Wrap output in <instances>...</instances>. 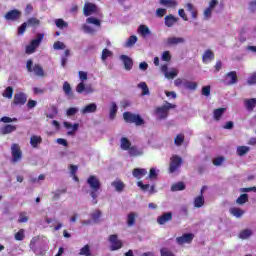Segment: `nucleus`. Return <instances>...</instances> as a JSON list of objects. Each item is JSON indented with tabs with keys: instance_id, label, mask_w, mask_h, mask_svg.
Segmentation results:
<instances>
[{
	"instance_id": "nucleus-46",
	"label": "nucleus",
	"mask_w": 256,
	"mask_h": 256,
	"mask_svg": "<svg viewBox=\"0 0 256 256\" xmlns=\"http://www.w3.org/2000/svg\"><path fill=\"white\" fill-rule=\"evenodd\" d=\"M184 87L185 89H189L190 91H195V89H197V82L184 80Z\"/></svg>"
},
{
	"instance_id": "nucleus-54",
	"label": "nucleus",
	"mask_w": 256,
	"mask_h": 256,
	"mask_svg": "<svg viewBox=\"0 0 256 256\" xmlns=\"http://www.w3.org/2000/svg\"><path fill=\"white\" fill-rule=\"evenodd\" d=\"M113 55V52H111L109 49L105 48L102 50V56L101 59L102 61L107 60L108 57H111Z\"/></svg>"
},
{
	"instance_id": "nucleus-63",
	"label": "nucleus",
	"mask_w": 256,
	"mask_h": 256,
	"mask_svg": "<svg viewBox=\"0 0 256 256\" xmlns=\"http://www.w3.org/2000/svg\"><path fill=\"white\" fill-rule=\"evenodd\" d=\"M76 91L77 93H84L85 92V83L84 82H80L77 86H76Z\"/></svg>"
},
{
	"instance_id": "nucleus-27",
	"label": "nucleus",
	"mask_w": 256,
	"mask_h": 256,
	"mask_svg": "<svg viewBox=\"0 0 256 256\" xmlns=\"http://www.w3.org/2000/svg\"><path fill=\"white\" fill-rule=\"evenodd\" d=\"M146 173H147V169L145 168H135L132 172V175L136 179H141V177H145Z\"/></svg>"
},
{
	"instance_id": "nucleus-39",
	"label": "nucleus",
	"mask_w": 256,
	"mask_h": 256,
	"mask_svg": "<svg viewBox=\"0 0 256 256\" xmlns=\"http://www.w3.org/2000/svg\"><path fill=\"white\" fill-rule=\"evenodd\" d=\"M138 32L142 37H146V35H151V30H149V27L146 25H140L138 28Z\"/></svg>"
},
{
	"instance_id": "nucleus-31",
	"label": "nucleus",
	"mask_w": 256,
	"mask_h": 256,
	"mask_svg": "<svg viewBox=\"0 0 256 256\" xmlns=\"http://www.w3.org/2000/svg\"><path fill=\"white\" fill-rule=\"evenodd\" d=\"M135 219H137V213L130 212L127 215V226L128 227H133V225H135Z\"/></svg>"
},
{
	"instance_id": "nucleus-36",
	"label": "nucleus",
	"mask_w": 256,
	"mask_h": 256,
	"mask_svg": "<svg viewBox=\"0 0 256 256\" xmlns=\"http://www.w3.org/2000/svg\"><path fill=\"white\" fill-rule=\"evenodd\" d=\"M160 5H164V7L175 8L178 3L177 0H160Z\"/></svg>"
},
{
	"instance_id": "nucleus-51",
	"label": "nucleus",
	"mask_w": 256,
	"mask_h": 256,
	"mask_svg": "<svg viewBox=\"0 0 256 256\" xmlns=\"http://www.w3.org/2000/svg\"><path fill=\"white\" fill-rule=\"evenodd\" d=\"M139 89H142V95H149V87L147 86V83L145 82H140L138 84Z\"/></svg>"
},
{
	"instance_id": "nucleus-58",
	"label": "nucleus",
	"mask_w": 256,
	"mask_h": 256,
	"mask_svg": "<svg viewBox=\"0 0 256 256\" xmlns=\"http://www.w3.org/2000/svg\"><path fill=\"white\" fill-rule=\"evenodd\" d=\"M53 49H55L56 51L65 49V44L63 42H61V41H56L53 44Z\"/></svg>"
},
{
	"instance_id": "nucleus-7",
	"label": "nucleus",
	"mask_w": 256,
	"mask_h": 256,
	"mask_svg": "<svg viewBox=\"0 0 256 256\" xmlns=\"http://www.w3.org/2000/svg\"><path fill=\"white\" fill-rule=\"evenodd\" d=\"M183 163V159L177 155H174L171 157V162L169 166L170 173H175V171L181 167V164Z\"/></svg>"
},
{
	"instance_id": "nucleus-13",
	"label": "nucleus",
	"mask_w": 256,
	"mask_h": 256,
	"mask_svg": "<svg viewBox=\"0 0 256 256\" xmlns=\"http://www.w3.org/2000/svg\"><path fill=\"white\" fill-rule=\"evenodd\" d=\"M25 103H27V94L19 92L14 95L13 105H25Z\"/></svg>"
},
{
	"instance_id": "nucleus-23",
	"label": "nucleus",
	"mask_w": 256,
	"mask_h": 256,
	"mask_svg": "<svg viewBox=\"0 0 256 256\" xmlns=\"http://www.w3.org/2000/svg\"><path fill=\"white\" fill-rule=\"evenodd\" d=\"M244 105L247 111H253V109L256 108V98H250V99L244 100Z\"/></svg>"
},
{
	"instance_id": "nucleus-59",
	"label": "nucleus",
	"mask_w": 256,
	"mask_h": 256,
	"mask_svg": "<svg viewBox=\"0 0 256 256\" xmlns=\"http://www.w3.org/2000/svg\"><path fill=\"white\" fill-rule=\"evenodd\" d=\"M27 22H24L21 24L20 27H18V35H24L25 31H27Z\"/></svg>"
},
{
	"instance_id": "nucleus-29",
	"label": "nucleus",
	"mask_w": 256,
	"mask_h": 256,
	"mask_svg": "<svg viewBox=\"0 0 256 256\" xmlns=\"http://www.w3.org/2000/svg\"><path fill=\"white\" fill-rule=\"evenodd\" d=\"M213 59H215V53H213L211 50H206L202 56L203 63L213 61Z\"/></svg>"
},
{
	"instance_id": "nucleus-49",
	"label": "nucleus",
	"mask_w": 256,
	"mask_h": 256,
	"mask_svg": "<svg viewBox=\"0 0 256 256\" xmlns=\"http://www.w3.org/2000/svg\"><path fill=\"white\" fill-rule=\"evenodd\" d=\"M63 193H67V189L57 190L56 192H52V201H57L63 195Z\"/></svg>"
},
{
	"instance_id": "nucleus-64",
	"label": "nucleus",
	"mask_w": 256,
	"mask_h": 256,
	"mask_svg": "<svg viewBox=\"0 0 256 256\" xmlns=\"http://www.w3.org/2000/svg\"><path fill=\"white\" fill-rule=\"evenodd\" d=\"M248 85H256V72L249 77Z\"/></svg>"
},
{
	"instance_id": "nucleus-57",
	"label": "nucleus",
	"mask_w": 256,
	"mask_h": 256,
	"mask_svg": "<svg viewBox=\"0 0 256 256\" xmlns=\"http://www.w3.org/2000/svg\"><path fill=\"white\" fill-rule=\"evenodd\" d=\"M224 161H225V158L223 156L214 158L213 165H215V167H219V166L223 165Z\"/></svg>"
},
{
	"instance_id": "nucleus-44",
	"label": "nucleus",
	"mask_w": 256,
	"mask_h": 256,
	"mask_svg": "<svg viewBox=\"0 0 256 256\" xmlns=\"http://www.w3.org/2000/svg\"><path fill=\"white\" fill-rule=\"evenodd\" d=\"M137 36L132 35L130 36L127 41L124 44V47H133V45H135V43H137Z\"/></svg>"
},
{
	"instance_id": "nucleus-11",
	"label": "nucleus",
	"mask_w": 256,
	"mask_h": 256,
	"mask_svg": "<svg viewBox=\"0 0 256 256\" xmlns=\"http://www.w3.org/2000/svg\"><path fill=\"white\" fill-rule=\"evenodd\" d=\"M4 18L6 21H19L21 19V11L17 9L10 10L5 14Z\"/></svg>"
},
{
	"instance_id": "nucleus-55",
	"label": "nucleus",
	"mask_w": 256,
	"mask_h": 256,
	"mask_svg": "<svg viewBox=\"0 0 256 256\" xmlns=\"http://www.w3.org/2000/svg\"><path fill=\"white\" fill-rule=\"evenodd\" d=\"M101 210H96L94 213H92V219L94 223H99V219H101Z\"/></svg>"
},
{
	"instance_id": "nucleus-48",
	"label": "nucleus",
	"mask_w": 256,
	"mask_h": 256,
	"mask_svg": "<svg viewBox=\"0 0 256 256\" xmlns=\"http://www.w3.org/2000/svg\"><path fill=\"white\" fill-rule=\"evenodd\" d=\"M184 141H185V135L183 134H178L174 139V143L175 145H177V147H181Z\"/></svg>"
},
{
	"instance_id": "nucleus-30",
	"label": "nucleus",
	"mask_w": 256,
	"mask_h": 256,
	"mask_svg": "<svg viewBox=\"0 0 256 256\" xmlns=\"http://www.w3.org/2000/svg\"><path fill=\"white\" fill-rule=\"evenodd\" d=\"M227 111V108H217L213 111L215 121H221V117Z\"/></svg>"
},
{
	"instance_id": "nucleus-9",
	"label": "nucleus",
	"mask_w": 256,
	"mask_h": 256,
	"mask_svg": "<svg viewBox=\"0 0 256 256\" xmlns=\"http://www.w3.org/2000/svg\"><path fill=\"white\" fill-rule=\"evenodd\" d=\"M224 81L226 85H235L238 83L239 78L237 77V72L236 71H230L225 74L224 76Z\"/></svg>"
},
{
	"instance_id": "nucleus-28",
	"label": "nucleus",
	"mask_w": 256,
	"mask_h": 256,
	"mask_svg": "<svg viewBox=\"0 0 256 256\" xmlns=\"http://www.w3.org/2000/svg\"><path fill=\"white\" fill-rule=\"evenodd\" d=\"M128 155H130V157H141V155H143V152L139 148H137V146H131L128 150Z\"/></svg>"
},
{
	"instance_id": "nucleus-42",
	"label": "nucleus",
	"mask_w": 256,
	"mask_h": 256,
	"mask_svg": "<svg viewBox=\"0 0 256 256\" xmlns=\"http://www.w3.org/2000/svg\"><path fill=\"white\" fill-rule=\"evenodd\" d=\"M171 191H185V183L177 182L171 186Z\"/></svg>"
},
{
	"instance_id": "nucleus-52",
	"label": "nucleus",
	"mask_w": 256,
	"mask_h": 256,
	"mask_svg": "<svg viewBox=\"0 0 256 256\" xmlns=\"http://www.w3.org/2000/svg\"><path fill=\"white\" fill-rule=\"evenodd\" d=\"M160 256H175V253L169 250V248L163 247L160 249Z\"/></svg>"
},
{
	"instance_id": "nucleus-25",
	"label": "nucleus",
	"mask_w": 256,
	"mask_h": 256,
	"mask_svg": "<svg viewBox=\"0 0 256 256\" xmlns=\"http://www.w3.org/2000/svg\"><path fill=\"white\" fill-rule=\"evenodd\" d=\"M205 205V197L203 195L196 196L194 198V207L196 209H201Z\"/></svg>"
},
{
	"instance_id": "nucleus-18",
	"label": "nucleus",
	"mask_w": 256,
	"mask_h": 256,
	"mask_svg": "<svg viewBox=\"0 0 256 256\" xmlns=\"http://www.w3.org/2000/svg\"><path fill=\"white\" fill-rule=\"evenodd\" d=\"M41 143H43V138H41V136L32 135L30 137V145L34 149H37L39 147V145H41Z\"/></svg>"
},
{
	"instance_id": "nucleus-19",
	"label": "nucleus",
	"mask_w": 256,
	"mask_h": 256,
	"mask_svg": "<svg viewBox=\"0 0 256 256\" xmlns=\"http://www.w3.org/2000/svg\"><path fill=\"white\" fill-rule=\"evenodd\" d=\"M177 21H179V18L173 16L172 14L167 15L164 18V23H165L166 27H173V25H175V23H177Z\"/></svg>"
},
{
	"instance_id": "nucleus-14",
	"label": "nucleus",
	"mask_w": 256,
	"mask_h": 256,
	"mask_svg": "<svg viewBox=\"0 0 256 256\" xmlns=\"http://www.w3.org/2000/svg\"><path fill=\"white\" fill-rule=\"evenodd\" d=\"M83 13L85 17H89V15H93V13H97V5L93 3H85Z\"/></svg>"
},
{
	"instance_id": "nucleus-41",
	"label": "nucleus",
	"mask_w": 256,
	"mask_h": 256,
	"mask_svg": "<svg viewBox=\"0 0 256 256\" xmlns=\"http://www.w3.org/2000/svg\"><path fill=\"white\" fill-rule=\"evenodd\" d=\"M117 103L112 102L111 103V108H110V113H109V118L110 119H115V117H117Z\"/></svg>"
},
{
	"instance_id": "nucleus-3",
	"label": "nucleus",
	"mask_w": 256,
	"mask_h": 256,
	"mask_svg": "<svg viewBox=\"0 0 256 256\" xmlns=\"http://www.w3.org/2000/svg\"><path fill=\"white\" fill-rule=\"evenodd\" d=\"M45 35L43 33H38L36 35V38L31 40L30 44L26 46L25 52L27 55H32V53H35L37 51V47L41 45V42L43 41V38Z\"/></svg>"
},
{
	"instance_id": "nucleus-12",
	"label": "nucleus",
	"mask_w": 256,
	"mask_h": 256,
	"mask_svg": "<svg viewBox=\"0 0 256 256\" xmlns=\"http://www.w3.org/2000/svg\"><path fill=\"white\" fill-rule=\"evenodd\" d=\"M169 221H173L172 212H166L157 217L158 225H165L166 223H169Z\"/></svg>"
},
{
	"instance_id": "nucleus-1",
	"label": "nucleus",
	"mask_w": 256,
	"mask_h": 256,
	"mask_svg": "<svg viewBox=\"0 0 256 256\" xmlns=\"http://www.w3.org/2000/svg\"><path fill=\"white\" fill-rule=\"evenodd\" d=\"M87 183H88L90 189L92 190L90 192V195H91L92 199H94L93 204L97 205V191H99L101 189V181H99V178H97V176L91 175L87 179Z\"/></svg>"
},
{
	"instance_id": "nucleus-21",
	"label": "nucleus",
	"mask_w": 256,
	"mask_h": 256,
	"mask_svg": "<svg viewBox=\"0 0 256 256\" xmlns=\"http://www.w3.org/2000/svg\"><path fill=\"white\" fill-rule=\"evenodd\" d=\"M180 43H185V38L181 37H169L166 41V44L168 46H173V45H179Z\"/></svg>"
},
{
	"instance_id": "nucleus-5",
	"label": "nucleus",
	"mask_w": 256,
	"mask_h": 256,
	"mask_svg": "<svg viewBox=\"0 0 256 256\" xmlns=\"http://www.w3.org/2000/svg\"><path fill=\"white\" fill-rule=\"evenodd\" d=\"M11 155H12V163H18L23 159V151H21V146L17 143H13L11 145Z\"/></svg>"
},
{
	"instance_id": "nucleus-33",
	"label": "nucleus",
	"mask_w": 256,
	"mask_h": 256,
	"mask_svg": "<svg viewBox=\"0 0 256 256\" xmlns=\"http://www.w3.org/2000/svg\"><path fill=\"white\" fill-rule=\"evenodd\" d=\"M26 23L28 27H39L41 25V20L36 17H31Z\"/></svg>"
},
{
	"instance_id": "nucleus-50",
	"label": "nucleus",
	"mask_w": 256,
	"mask_h": 256,
	"mask_svg": "<svg viewBox=\"0 0 256 256\" xmlns=\"http://www.w3.org/2000/svg\"><path fill=\"white\" fill-rule=\"evenodd\" d=\"M247 153H249V147L248 146H239L237 148V154L240 157H243V155H247Z\"/></svg>"
},
{
	"instance_id": "nucleus-61",
	"label": "nucleus",
	"mask_w": 256,
	"mask_h": 256,
	"mask_svg": "<svg viewBox=\"0 0 256 256\" xmlns=\"http://www.w3.org/2000/svg\"><path fill=\"white\" fill-rule=\"evenodd\" d=\"M161 59L162 61H166L167 63H169V61H171V52L164 51Z\"/></svg>"
},
{
	"instance_id": "nucleus-43",
	"label": "nucleus",
	"mask_w": 256,
	"mask_h": 256,
	"mask_svg": "<svg viewBox=\"0 0 256 256\" xmlns=\"http://www.w3.org/2000/svg\"><path fill=\"white\" fill-rule=\"evenodd\" d=\"M79 255L91 256V247L89 246V244H86L84 247L80 249Z\"/></svg>"
},
{
	"instance_id": "nucleus-56",
	"label": "nucleus",
	"mask_w": 256,
	"mask_h": 256,
	"mask_svg": "<svg viewBox=\"0 0 256 256\" xmlns=\"http://www.w3.org/2000/svg\"><path fill=\"white\" fill-rule=\"evenodd\" d=\"M0 121L2 123H17V118H11L9 116H3Z\"/></svg>"
},
{
	"instance_id": "nucleus-62",
	"label": "nucleus",
	"mask_w": 256,
	"mask_h": 256,
	"mask_svg": "<svg viewBox=\"0 0 256 256\" xmlns=\"http://www.w3.org/2000/svg\"><path fill=\"white\" fill-rule=\"evenodd\" d=\"M202 95H204V97H209V95H211V86L202 87Z\"/></svg>"
},
{
	"instance_id": "nucleus-6",
	"label": "nucleus",
	"mask_w": 256,
	"mask_h": 256,
	"mask_svg": "<svg viewBox=\"0 0 256 256\" xmlns=\"http://www.w3.org/2000/svg\"><path fill=\"white\" fill-rule=\"evenodd\" d=\"M109 242L111 243V251H118V249H121L123 247V242L119 240V237L116 234H112L109 236Z\"/></svg>"
},
{
	"instance_id": "nucleus-35",
	"label": "nucleus",
	"mask_w": 256,
	"mask_h": 256,
	"mask_svg": "<svg viewBox=\"0 0 256 256\" xmlns=\"http://www.w3.org/2000/svg\"><path fill=\"white\" fill-rule=\"evenodd\" d=\"M253 235V231L251 229H244L239 233V239H249Z\"/></svg>"
},
{
	"instance_id": "nucleus-4",
	"label": "nucleus",
	"mask_w": 256,
	"mask_h": 256,
	"mask_svg": "<svg viewBox=\"0 0 256 256\" xmlns=\"http://www.w3.org/2000/svg\"><path fill=\"white\" fill-rule=\"evenodd\" d=\"M170 109H175V104L166 102V105H163L162 107H157L155 109V113L156 115H158L159 119H167V117H169Z\"/></svg>"
},
{
	"instance_id": "nucleus-2",
	"label": "nucleus",
	"mask_w": 256,
	"mask_h": 256,
	"mask_svg": "<svg viewBox=\"0 0 256 256\" xmlns=\"http://www.w3.org/2000/svg\"><path fill=\"white\" fill-rule=\"evenodd\" d=\"M123 119L125 123H130L136 125V127H141L145 123V120L139 114H135L132 112H124Z\"/></svg>"
},
{
	"instance_id": "nucleus-32",
	"label": "nucleus",
	"mask_w": 256,
	"mask_h": 256,
	"mask_svg": "<svg viewBox=\"0 0 256 256\" xmlns=\"http://www.w3.org/2000/svg\"><path fill=\"white\" fill-rule=\"evenodd\" d=\"M63 91L67 97H73V88H71V84L69 82L63 83Z\"/></svg>"
},
{
	"instance_id": "nucleus-60",
	"label": "nucleus",
	"mask_w": 256,
	"mask_h": 256,
	"mask_svg": "<svg viewBox=\"0 0 256 256\" xmlns=\"http://www.w3.org/2000/svg\"><path fill=\"white\" fill-rule=\"evenodd\" d=\"M77 111H79V110L75 107L68 108L66 111V115L68 117H73V115H77Z\"/></svg>"
},
{
	"instance_id": "nucleus-34",
	"label": "nucleus",
	"mask_w": 256,
	"mask_h": 256,
	"mask_svg": "<svg viewBox=\"0 0 256 256\" xmlns=\"http://www.w3.org/2000/svg\"><path fill=\"white\" fill-rule=\"evenodd\" d=\"M112 187H115V190L118 191V193H121L123 189H125V183L121 180H117L111 183Z\"/></svg>"
},
{
	"instance_id": "nucleus-40",
	"label": "nucleus",
	"mask_w": 256,
	"mask_h": 256,
	"mask_svg": "<svg viewBox=\"0 0 256 256\" xmlns=\"http://www.w3.org/2000/svg\"><path fill=\"white\" fill-rule=\"evenodd\" d=\"M55 25L58 29H67L69 27V23L61 18L55 20Z\"/></svg>"
},
{
	"instance_id": "nucleus-8",
	"label": "nucleus",
	"mask_w": 256,
	"mask_h": 256,
	"mask_svg": "<svg viewBox=\"0 0 256 256\" xmlns=\"http://www.w3.org/2000/svg\"><path fill=\"white\" fill-rule=\"evenodd\" d=\"M193 239H195V235L193 233H185L176 238V243L178 245H185V243H193Z\"/></svg>"
},
{
	"instance_id": "nucleus-17",
	"label": "nucleus",
	"mask_w": 256,
	"mask_h": 256,
	"mask_svg": "<svg viewBox=\"0 0 256 256\" xmlns=\"http://www.w3.org/2000/svg\"><path fill=\"white\" fill-rule=\"evenodd\" d=\"M121 59L124 63V69L131 71L133 69V60L127 55H122Z\"/></svg>"
},
{
	"instance_id": "nucleus-15",
	"label": "nucleus",
	"mask_w": 256,
	"mask_h": 256,
	"mask_svg": "<svg viewBox=\"0 0 256 256\" xmlns=\"http://www.w3.org/2000/svg\"><path fill=\"white\" fill-rule=\"evenodd\" d=\"M14 131H17V126L11 124H6L0 129L1 135H9Z\"/></svg>"
},
{
	"instance_id": "nucleus-20",
	"label": "nucleus",
	"mask_w": 256,
	"mask_h": 256,
	"mask_svg": "<svg viewBox=\"0 0 256 256\" xmlns=\"http://www.w3.org/2000/svg\"><path fill=\"white\" fill-rule=\"evenodd\" d=\"M95 111H97V104L90 103L82 108L81 113L82 115H87V113H95Z\"/></svg>"
},
{
	"instance_id": "nucleus-16",
	"label": "nucleus",
	"mask_w": 256,
	"mask_h": 256,
	"mask_svg": "<svg viewBox=\"0 0 256 256\" xmlns=\"http://www.w3.org/2000/svg\"><path fill=\"white\" fill-rule=\"evenodd\" d=\"M138 187H140V189L142 191H149L150 195H153V193H156L157 191H155V185H149V184H143L142 181H138L137 182Z\"/></svg>"
},
{
	"instance_id": "nucleus-26",
	"label": "nucleus",
	"mask_w": 256,
	"mask_h": 256,
	"mask_svg": "<svg viewBox=\"0 0 256 256\" xmlns=\"http://www.w3.org/2000/svg\"><path fill=\"white\" fill-rule=\"evenodd\" d=\"M64 127L66 129H72V130L67 132V135H75V131H77V129H79V125L77 123H75L73 125L70 122H64Z\"/></svg>"
},
{
	"instance_id": "nucleus-38",
	"label": "nucleus",
	"mask_w": 256,
	"mask_h": 256,
	"mask_svg": "<svg viewBox=\"0 0 256 256\" xmlns=\"http://www.w3.org/2000/svg\"><path fill=\"white\" fill-rule=\"evenodd\" d=\"M249 201V194H241L237 199V205H245Z\"/></svg>"
},
{
	"instance_id": "nucleus-37",
	"label": "nucleus",
	"mask_w": 256,
	"mask_h": 256,
	"mask_svg": "<svg viewBox=\"0 0 256 256\" xmlns=\"http://www.w3.org/2000/svg\"><path fill=\"white\" fill-rule=\"evenodd\" d=\"M33 71L37 77H45V71L43 70V67L39 64H35L33 66Z\"/></svg>"
},
{
	"instance_id": "nucleus-22",
	"label": "nucleus",
	"mask_w": 256,
	"mask_h": 256,
	"mask_svg": "<svg viewBox=\"0 0 256 256\" xmlns=\"http://www.w3.org/2000/svg\"><path fill=\"white\" fill-rule=\"evenodd\" d=\"M230 214L236 217L237 219H240V217H243L245 215V210L239 208V207H232L230 208Z\"/></svg>"
},
{
	"instance_id": "nucleus-47",
	"label": "nucleus",
	"mask_w": 256,
	"mask_h": 256,
	"mask_svg": "<svg viewBox=\"0 0 256 256\" xmlns=\"http://www.w3.org/2000/svg\"><path fill=\"white\" fill-rule=\"evenodd\" d=\"M3 97L6 99H13V87L8 86L5 91L3 92Z\"/></svg>"
},
{
	"instance_id": "nucleus-45",
	"label": "nucleus",
	"mask_w": 256,
	"mask_h": 256,
	"mask_svg": "<svg viewBox=\"0 0 256 256\" xmlns=\"http://www.w3.org/2000/svg\"><path fill=\"white\" fill-rule=\"evenodd\" d=\"M186 9L187 11H189V13H191L192 19H195L197 17V9H195V6H193V4L187 3Z\"/></svg>"
},
{
	"instance_id": "nucleus-10",
	"label": "nucleus",
	"mask_w": 256,
	"mask_h": 256,
	"mask_svg": "<svg viewBox=\"0 0 256 256\" xmlns=\"http://www.w3.org/2000/svg\"><path fill=\"white\" fill-rule=\"evenodd\" d=\"M161 71L162 73H164L166 79H175V77L179 75V70L177 69H172L171 71H169V67L167 66V64L162 65Z\"/></svg>"
},
{
	"instance_id": "nucleus-24",
	"label": "nucleus",
	"mask_w": 256,
	"mask_h": 256,
	"mask_svg": "<svg viewBox=\"0 0 256 256\" xmlns=\"http://www.w3.org/2000/svg\"><path fill=\"white\" fill-rule=\"evenodd\" d=\"M120 147L123 151H129L131 149V141L127 137H122L120 140Z\"/></svg>"
},
{
	"instance_id": "nucleus-53",
	"label": "nucleus",
	"mask_w": 256,
	"mask_h": 256,
	"mask_svg": "<svg viewBox=\"0 0 256 256\" xmlns=\"http://www.w3.org/2000/svg\"><path fill=\"white\" fill-rule=\"evenodd\" d=\"M87 23H90L91 25H96L97 27L101 26V20L95 18V17H89L87 18Z\"/></svg>"
}]
</instances>
